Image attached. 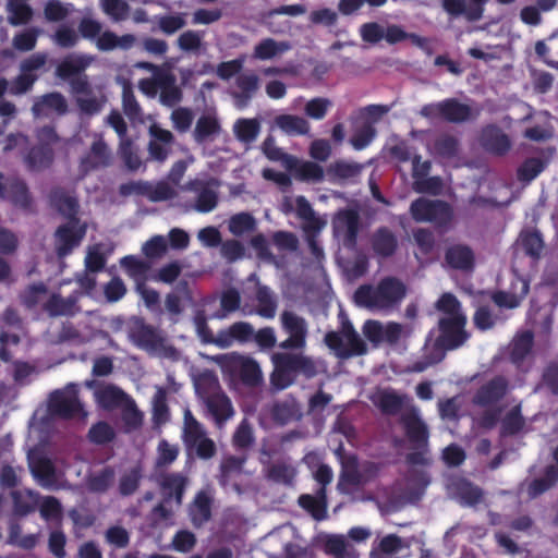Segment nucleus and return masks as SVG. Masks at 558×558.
<instances>
[{
    "label": "nucleus",
    "mask_w": 558,
    "mask_h": 558,
    "mask_svg": "<svg viewBox=\"0 0 558 558\" xmlns=\"http://www.w3.org/2000/svg\"><path fill=\"white\" fill-rule=\"evenodd\" d=\"M236 138L245 144L256 140L260 131V124L256 119H239L233 126Z\"/></svg>",
    "instance_id": "obj_47"
},
{
    "label": "nucleus",
    "mask_w": 558,
    "mask_h": 558,
    "mask_svg": "<svg viewBox=\"0 0 558 558\" xmlns=\"http://www.w3.org/2000/svg\"><path fill=\"white\" fill-rule=\"evenodd\" d=\"M292 170V166H288ZM294 178L302 182L318 183L324 180V169L314 161H302L293 168Z\"/></svg>",
    "instance_id": "obj_37"
},
{
    "label": "nucleus",
    "mask_w": 558,
    "mask_h": 558,
    "mask_svg": "<svg viewBox=\"0 0 558 558\" xmlns=\"http://www.w3.org/2000/svg\"><path fill=\"white\" fill-rule=\"evenodd\" d=\"M111 163V151L102 140L96 138L89 150L81 157L78 163V179H84L90 172L109 167Z\"/></svg>",
    "instance_id": "obj_13"
},
{
    "label": "nucleus",
    "mask_w": 558,
    "mask_h": 558,
    "mask_svg": "<svg viewBox=\"0 0 558 558\" xmlns=\"http://www.w3.org/2000/svg\"><path fill=\"white\" fill-rule=\"evenodd\" d=\"M158 485L165 502L174 501L177 506L182 505L187 485L186 476L177 472L165 473L159 476Z\"/></svg>",
    "instance_id": "obj_15"
},
{
    "label": "nucleus",
    "mask_w": 558,
    "mask_h": 558,
    "mask_svg": "<svg viewBox=\"0 0 558 558\" xmlns=\"http://www.w3.org/2000/svg\"><path fill=\"white\" fill-rule=\"evenodd\" d=\"M142 471L140 468H133L129 472L124 473L119 481V493L122 496L133 495L141 483Z\"/></svg>",
    "instance_id": "obj_57"
},
{
    "label": "nucleus",
    "mask_w": 558,
    "mask_h": 558,
    "mask_svg": "<svg viewBox=\"0 0 558 558\" xmlns=\"http://www.w3.org/2000/svg\"><path fill=\"white\" fill-rule=\"evenodd\" d=\"M246 457L227 456L222 459L219 468V483L227 486L232 476L242 473Z\"/></svg>",
    "instance_id": "obj_42"
},
{
    "label": "nucleus",
    "mask_w": 558,
    "mask_h": 558,
    "mask_svg": "<svg viewBox=\"0 0 558 558\" xmlns=\"http://www.w3.org/2000/svg\"><path fill=\"white\" fill-rule=\"evenodd\" d=\"M409 401L407 395H399L393 390H384L378 396L377 407L385 415H397Z\"/></svg>",
    "instance_id": "obj_31"
},
{
    "label": "nucleus",
    "mask_w": 558,
    "mask_h": 558,
    "mask_svg": "<svg viewBox=\"0 0 558 558\" xmlns=\"http://www.w3.org/2000/svg\"><path fill=\"white\" fill-rule=\"evenodd\" d=\"M529 282L525 280L521 281L520 294L508 293L505 291H497L493 294L494 303L499 307L515 308L520 305L521 301L529 293Z\"/></svg>",
    "instance_id": "obj_50"
},
{
    "label": "nucleus",
    "mask_w": 558,
    "mask_h": 558,
    "mask_svg": "<svg viewBox=\"0 0 558 558\" xmlns=\"http://www.w3.org/2000/svg\"><path fill=\"white\" fill-rule=\"evenodd\" d=\"M116 438V432L113 427L105 422L99 421L93 424L88 430V439L95 445H107Z\"/></svg>",
    "instance_id": "obj_53"
},
{
    "label": "nucleus",
    "mask_w": 558,
    "mask_h": 558,
    "mask_svg": "<svg viewBox=\"0 0 558 558\" xmlns=\"http://www.w3.org/2000/svg\"><path fill=\"white\" fill-rule=\"evenodd\" d=\"M324 342L340 360L364 355L367 352L365 341L347 318L342 320L339 331L326 332Z\"/></svg>",
    "instance_id": "obj_4"
},
{
    "label": "nucleus",
    "mask_w": 558,
    "mask_h": 558,
    "mask_svg": "<svg viewBox=\"0 0 558 558\" xmlns=\"http://www.w3.org/2000/svg\"><path fill=\"white\" fill-rule=\"evenodd\" d=\"M400 424L409 442L414 449H426L429 432L425 422L420 416L418 410L411 407L400 416Z\"/></svg>",
    "instance_id": "obj_11"
},
{
    "label": "nucleus",
    "mask_w": 558,
    "mask_h": 558,
    "mask_svg": "<svg viewBox=\"0 0 558 558\" xmlns=\"http://www.w3.org/2000/svg\"><path fill=\"white\" fill-rule=\"evenodd\" d=\"M361 169V166L355 162L337 160L328 167L327 174L333 179L347 180L359 175Z\"/></svg>",
    "instance_id": "obj_52"
},
{
    "label": "nucleus",
    "mask_w": 558,
    "mask_h": 558,
    "mask_svg": "<svg viewBox=\"0 0 558 558\" xmlns=\"http://www.w3.org/2000/svg\"><path fill=\"white\" fill-rule=\"evenodd\" d=\"M254 336V328L247 322L233 323L228 329L220 330L215 339L219 348H229L234 341L245 343Z\"/></svg>",
    "instance_id": "obj_22"
},
{
    "label": "nucleus",
    "mask_w": 558,
    "mask_h": 558,
    "mask_svg": "<svg viewBox=\"0 0 558 558\" xmlns=\"http://www.w3.org/2000/svg\"><path fill=\"white\" fill-rule=\"evenodd\" d=\"M510 381L504 375H496L482 384L472 396V404L482 409L500 407L510 392Z\"/></svg>",
    "instance_id": "obj_9"
},
{
    "label": "nucleus",
    "mask_w": 558,
    "mask_h": 558,
    "mask_svg": "<svg viewBox=\"0 0 558 558\" xmlns=\"http://www.w3.org/2000/svg\"><path fill=\"white\" fill-rule=\"evenodd\" d=\"M238 375L240 380L250 387H257L263 380L258 363L250 357L240 361Z\"/></svg>",
    "instance_id": "obj_40"
},
{
    "label": "nucleus",
    "mask_w": 558,
    "mask_h": 558,
    "mask_svg": "<svg viewBox=\"0 0 558 558\" xmlns=\"http://www.w3.org/2000/svg\"><path fill=\"white\" fill-rule=\"evenodd\" d=\"M282 330L289 336L278 347L281 350L303 351L306 347V320L291 311H283L280 315Z\"/></svg>",
    "instance_id": "obj_10"
},
{
    "label": "nucleus",
    "mask_w": 558,
    "mask_h": 558,
    "mask_svg": "<svg viewBox=\"0 0 558 558\" xmlns=\"http://www.w3.org/2000/svg\"><path fill=\"white\" fill-rule=\"evenodd\" d=\"M101 7L104 12L117 22L126 20L130 12V7L124 0H102Z\"/></svg>",
    "instance_id": "obj_62"
},
{
    "label": "nucleus",
    "mask_w": 558,
    "mask_h": 558,
    "mask_svg": "<svg viewBox=\"0 0 558 558\" xmlns=\"http://www.w3.org/2000/svg\"><path fill=\"white\" fill-rule=\"evenodd\" d=\"M68 109V101L59 92H51L40 96L32 106L34 117L47 116L49 111L64 116Z\"/></svg>",
    "instance_id": "obj_23"
},
{
    "label": "nucleus",
    "mask_w": 558,
    "mask_h": 558,
    "mask_svg": "<svg viewBox=\"0 0 558 558\" xmlns=\"http://www.w3.org/2000/svg\"><path fill=\"white\" fill-rule=\"evenodd\" d=\"M203 35L198 31H185L178 37L177 45L182 51L196 52L202 47Z\"/></svg>",
    "instance_id": "obj_59"
},
{
    "label": "nucleus",
    "mask_w": 558,
    "mask_h": 558,
    "mask_svg": "<svg viewBox=\"0 0 558 558\" xmlns=\"http://www.w3.org/2000/svg\"><path fill=\"white\" fill-rule=\"evenodd\" d=\"M175 196V191L171 187L167 182H158L157 184H151L147 182V193L146 197L150 202H163L172 199Z\"/></svg>",
    "instance_id": "obj_63"
},
{
    "label": "nucleus",
    "mask_w": 558,
    "mask_h": 558,
    "mask_svg": "<svg viewBox=\"0 0 558 558\" xmlns=\"http://www.w3.org/2000/svg\"><path fill=\"white\" fill-rule=\"evenodd\" d=\"M524 425L525 418L522 415L521 405L517 404L502 417L500 423V435L502 437L515 436L523 429Z\"/></svg>",
    "instance_id": "obj_34"
},
{
    "label": "nucleus",
    "mask_w": 558,
    "mask_h": 558,
    "mask_svg": "<svg viewBox=\"0 0 558 558\" xmlns=\"http://www.w3.org/2000/svg\"><path fill=\"white\" fill-rule=\"evenodd\" d=\"M218 205V194L208 186H202L198 191L194 208L198 213H210Z\"/></svg>",
    "instance_id": "obj_56"
},
{
    "label": "nucleus",
    "mask_w": 558,
    "mask_h": 558,
    "mask_svg": "<svg viewBox=\"0 0 558 558\" xmlns=\"http://www.w3.org/2000/svg\"><path fill=\"white\" fill-rule=\"evenodd\" d=\"M289 49L290 45L287 41H276L272 38H265L254 47L253 56L259 60H269Z\"/></svg>",
    "instance_id": "obj_39"
},
{
    "label": "nucleus",
    "mask_w": 558,
    "mask_h": 558,
    "mask_svg": "<svg viewBox=\"0 0 558 558\" xmlns=\"http://www.w3.org/2000/svg\"><path fill=\"white\" fill-rule=\"evenodd\" d=\"M49 203L60 215L72 223H78L80 204L75 196L63 187H54L49 193Z\"/></svg>",
    "instance_id": "obj_17"
},
{
    "label": "nucleus",
    "mask_w": 558,
    "mask_h": 558,
    "mask_svg": "<svg viewBox=\"0 0 558 558\" xmlns=\"http://www.w3.org/2000/svg\"><path fill=\"white\" fill-rule=\"evenodd\" d=\"M478 142L486 153L494 156H505L511 148L509 136L496 124L483 126Z\"/></svg>",
    "instance_id": "obj_14"
},
{
    "label": "nucleus",
    "mask_w": 558,
    "mask_h": 558,
    "mask_svg": "<svg viewBox=\"0 0 558 558\" xmlns=\"http://www.w3.org/2000/svg\"><path fill=\"white\" fill-rule=\"evenodd\" d=\"M48 409L52 415L65 420L85 414L75 384H69L63 390L53 391L49 398Z\"/></svg>",
    "instance_id": "obj_8"
},
{
    "label": "nucleus",
    "mask_w": 558,
    "mask_h": 558,
    "mask_svg": "<svg viewBox=\"0 0 558 558\" xmlns=\"http://www.w3.org/2000/svg\"><path fill=\"white\" fill-rule=\"evenodd\" d=\"M445 262L451 269L472 272L475 268V254L466 244H453L447 247Z\"/></svg>",
    "instance_id": "obj_20"
},
{
    "label": "nucleus",
    "mask_w": 558,
    "mask_h": 558,
    "mask_svg": "<svg viewBox=\"0 0 558 558\" xmlns=\"http://www.w3.org/2000/svg\"><path fill=\"white\" fill-rule=\"evenodd\" d=\"M460 149L459 140L451 134H440L433 143V151L436 156L444 159L454 158Z\"/></svg>",
    "instance_id": "obj_38"
},
{
    "label": "nucleus",
    "mask_w": 558,
    "mask_h": 558,
    "mask_svg": "<svg viewBox=\"0 0 558 558\" xmlns=\"http://www.w3.org/2000/svg\"><path fill=\"white\" fill-rule=\"evenodd\" d=\"M256 314L263 318L271 319L276 315L277 310V301L271 292V290L262 286L257 288L256 291Z\"/></svg>",
    "instance_id": "obj_41"
},
{
    "label": "nucleus",
    "mask_w": 558,
    "mask_h": 558,
    "mask_svg": "<svg viewBox=\"0 0 558 558\" xmlns=\"http://www.w3.org/2000/svg\"><path fill=\"white\" fill-rule=\"evenodd\" d=\"M78 223L68 222L58 227L56 231L57 254L60 257L69 255L72 250L77 246L86 233L84 226L77 227Z\"/></svg>",
    "instance_id": "obj_16"
},
{
    "label": "nucleus",
    "mask_w": 558,
    "mask_h": 558,
    "mask_svg": "<svg viewBox=\"0 0 558 558\" xmlns=\"http://www.w3.org/2000/svg\"><path fill=\"white\" fill-rule=\"evenodd\" d=\"M298 504L316 521H322L327 518L326 488H319L316 495H301L298 499Z\"/></svg>",
    "instance_id": "obj_26"
},
{
    "label": "nucleus",
    "mask_w": 558,
    "mask_h": 558,
    "mask_svg": "<svg viewBox=\"0 0 558 558\" xmlns=\"http://www.w3.org/2000/svg\"><path fill=\"white\" fill-rule=\"evenodd\" d=\"M371 244L374 253L383 258L391 257L398 248L396 234L387 227L378 228L372 235Z\"/></svg>",
    "instance_id": "obj_25"
},
{
    "label": "nucleus",
    "mask_w": 558,
    "mask_h": 558,
    "mask_svg": "<svg viewBox=\"0 0 558 558\" xmlns=\"http://www.w3.org/2000/svg\"><path fill=\"white\" fill-rule=\"evenodd\" d=\"M135 41L136 38L133 34L118 36L111 31H105L97 37L96 47L100 51L129 50L134 46Z\"/></svg>",
    "instance_id": "obj_28"
},
{
    "label": "nucleus",
    "mask_w": 558,
    "mask_h": 558,
    "mask_svg": "<svg viewBox=\"0 0 558 558\" xmlns=\"http://www.w3.org/2000/svg\"><path fill=\"white\" fill-rule=\"evenodd\" d=\"M54 160V149L39 145L32 146L26 156L25 163L29 170L40 171L48 169Z\"/></svg>",
    "instance_id": "obj_29"
},
{
    "label": "nucleus",
    "mask_w": 558,
    "mask_h": 558,
    "mask_svg": "<svg viewBox=\"0 0 558 558\" xmlns=\"http://www.w3.org/2000/svg\"><path fill=\"white\" fill-rule=\"evenodd\" d=\"M435 308L444 315L442 317L466 316L458 298L450 292H445L439 296Z\"/></svg>",
    "instance_id": "obj_49"
},
{
    "label": "nucleus",
    "mask_w": 558,
    "mask_h": 558,
    "mask_svg": "<svg viewBox=\"0 0 558 558\" xmlns=\"http://www.w3.org/2000/svg\"><path fill=\"white\" fill-rule=\"evenodd\" d=\"M521 244L526 255L538 258L544 243L537 231H529L521 235Z\"/></svg>",
    "instance_id": "obj_61"
},
{
    "label": "nucleus",
    "mask_w": 558,
    "mask_h": 558,
    "mask_svg": "<svg viewBox=\"0 0 558 558\" xmlns=\"http://www.w3.org/2000/svg\"><path fill=\"white\" fill-rule=\"evenodd\" d=\"M92 62L90 56L70 53L58 63L54 73L58 78L69 82L77 108L87 116L99 113L106 102L105 96L95 95L88 75L85 74Z\"/></svg>",
    "instance_id": "obj_1"
},
{
    "label": "nucleus",
    "mask_w": 558,
    "mask_h": 558,
    "mask_svg": "<svg viewBox=\"0 0 558 558\" xmlns=\"http://www.w3.org/2000/svg\"><path fill=\"white\" fill-rule=\"evenodd\" d=\"M191 519L194 525L201 526L211 518V499L209 496L199 492L190 509Z\"/></svg>",
    "instance_id": "obj_35"
},
{
    "label": "nucleus",
    "mask_w": 558,
    "mask_h": 558,
    "mask_svg": "<svg viewBox=\"0 0 558 558\" xmlns=\"http://www.w3.org/2000/svg\"><path fill=\"white\" fill-rule=\"evenodd\" d=\"M547 166V161L538 157L526 158L517 170L520 182L530 183L541 174Z\"/></svg>",
    "instance_id": "obj_44"
},
{
    "label": "nucleus",
    "mask_w": 558,
    "mask_h": 558,
    "mask_svg": "<svg viewBox=\"0 0 558 558\" xmlns=\"http://www.w3.org/2000/svg\"><path fill=\"white\" fill-rule=\"evenodd\" d=\"M221 131L219 121L211 116H201L193 132L196 143L203 144L208 140H213Z\"/></svg>",
    "instance_id": "obj_33"
},
{
    "label": "nucleus",
    "mask_w": 558,
    "mask_h": 558,
    "mask_svg": "<svg viewBox=\"0 0 558 558\" xmlns=\"http://www.w3.org/2000/svg\"><path fill=\"white\" fill-rule=\"evenodd\" d=\"M120 265L126 275L134 279L135 282L143 280L145 282L146 275L150 269L148 262L141 259L134 255H126L120 259Z\"/></svg>",
    "instance_id": "obj_43"
},
{
    "label": "nucleus",
    "mask_w": 558,
    "mask_h": 558,
    "mask_svg": "<svg viewBox=\"0 0 558 558\" xmlns=\"http://www.w3.org/2000/svg\"><path fill=\"white\" fill-rule=\"evenodd\" d=\"M274 371L270 375L271 385L283 390L293 385L299 376L312 379L324 372L323 361L306 355L303 351L283 350L271 355Z\"/></svg>",
    "instance_id": "obj_2"
},
{
    "label": "nucleus",
    "mask_w": 558,
    "mask_h": 558,
    "mask_svg": "<svg viewBox=\"0 0 558 558\" xmlns=\"http://www.w3.org/2000/svg\"><path fill=\"white\" fill-rule=\"evenodd\" d=\"M276 125L289 135H305L310 132V123L302 117L280 114L275 119Z\"/></svg>",
    "instance_id": "obj_36"
},
{
    "label": "nucleus",
    "mask_w": 558,
    "mask_h": 558,
    "mask_svg": "<svg viewBox=\"0 0 558 558\" xmlns=\"http://www.w3.org/2000/svg\"><path fill=\"white\" fill-rule=\"evenodd\" d=\"M121 418L126 433L137 430L142 427L144 416L132 398L128 399V402L123 405Z\"/></svg>",
    "instance_id": "obj_48"
},
{
    "label": "nucleus",
    "mask_w": 558,
    "mask_h": 558,
    "mask_svg": "<svg viewBox=\"0 0 558 558\" xmlns=\"http://www.w3.org/2000/svg\"><path fill=\"white\" fill-rule=\"evenodd\" d=\"M155 84L160 92L159 98L163 106L172 108L182 100L183 94L177 85L174 75L162 74L156 78Z\"/></svg>",
    "instance_id": "obj_27"
},
{
    "label": "nucleus",
    "mask_w": 558,
    "mask_h": 558,
    "mask_svg": "<svg viewBox=\"0 0 558 558\" xmlns=\"http://www.w3.org/2000/svg\"><path fill=\"white\" fill-rule=\"evenodd\" d=\"M39 29L32 27L14 35L12 44L17 51L27 52L36 47Z\"/></svg>",
    "instance_id": "obj_58"
},
{
    "label": "nucleus",
    "mask_w": 558,
    "mask_h": 558,
    "mask_svg": "<svg viewBox=\"0 0 558 558\" xmlns=\"http://www.w3.org/2000/svg\"><path fill=\"white\" fill-rule=\"evenodd\" d=\"M360 227V215L354 209H341L335 216V232L342 239V244L348 250H354L356 247Z\"/></svg>",
    "instance_id": "obj_12"
},
{
    "label": "nucleus",
    "mask_w": 558,
    "mask_h": 558,
    "mask_svg": "<svg viewBox=\"0 0 558 558\" xmlns=\"http://www.w3.org/2000/svg\"><path fill=\"white\" fill-rule=\"evenodd\" d=\"M255 226V219L251 214L240 213L231 217L229 230L234 235H242L245 232L254 230Z\"/></svg>",
    "instance_id": "obj_60"
},
{
    "label": "nucleus",
    "mask_w": 558,
    "mask_h": 558,
    "mask_svg": "<svg viewBox=\"0 0 558 558\" xmlns=\"http://www.w3.org/2000/svg\"><path fill=\"white\" fill-rule=\"evenodd\" d=\"M558 482V465L549 464L544 469L541 477L534 478L530 484V493L533 496L542 495Z\"/></svg>",
    "instance_id": "obj_45"
},
{
    "label": "nucleus",
    "mask_w": 558,
    "mask_h": 558,
    "mask_svg": "<svg viewBox=\"0 0 558 558\" xmlns=\"http://www.w3.org/2000/svg\"><path fill=\"white\" fill-rule=\"evenodd\" d=\"M7 9L9 12L8 20L12 26L25 25L34 15L32 7L27 3L8 2Z\"/></svg>",
    "instance_id": "obj_51"
},
{
    "label": "nucleus",
    "mask_w": 558,
    "mask_h": 558,
    "mask_svg": "<svg viewBox=\"0 0 558 558\" xmlns=\"http://www.w3.org/2000/svg\"><path fill=\"white\" fill-rule=\"evenodd\" d=\"M118 151L129 170L136 171L141 167L142 160L137 155L131 138L120 141Z\"/></svg>",
    "instance_id": "obj_55"
},
{
    "label": "nucleus",
    "mask_w": 558,
    "mask_h": 558,
    "mask_svg": "<svg viewBox=\"0 0 558 558\" xmlns=\"http://www.w3.org/2000/svg\"><path fill=\"white\" fill-rule=\"evenodd\" d=\"M534 333L525 330L514 337L510 349V360L513 364H521L532 352Z\"/></svg>",
    "instance_id": "obj_30"
},
{
    "label": "nucleus",
    "mask_w": 558,
    "mask_h": 558,
    "mask_svg": "<svg viewBox=\"0 0 558 558\" xmlns=\"http://www.w3.org/2000/svg\"><path fill=\"white\" fill-rule=\"evenodd\" d=\"M38 78V74H26L21 71L19 75L9 82V94L12 96H22L31 92Z\"/></svg>",
    "instance_id": "obj_54"
},
{
    "label": "nucleus",
    "mask_w": 558,
    "mask_h": 558,
    "mask_svg": "<svg viewBox=\"0 0 558 558\" xmlns=\"http://www.w3.org/2000/svg\"><path fill=\"white\" fill-rule=\"evenodd\" d=\"M205 403L208 412L219 425L223 424L234 414L231 400L221 390L209 393L205 399Z\"/></svg>",
    "instance_id": "obj_24"
},
{
    "label": "nucleus",
    "mask_w": 558,
    "mask_h": 558,
    "mask_svg": "<svg viewBox=\"0 0 558 558\" xmlns=\"http://www.w3.org/2000/svg\"><path fill=\"white\" fill-rule=\"evenodd\" d=\"M129 335L132 341L142 349H157L161 343L157 329L147 324L142 317L133 319Z\"/></svg>",
    "instance_id": "obj_19"
},
{
    "label": "nucleus",
    "mask_w": 558,
    "mask_h": 558,
    "mask_svg": "<svg viewBox=\"0 0 558 558\" xmlns=\"http://www.w3.org/2000/svg\"><path fill=\"white\" fill-rule=\"evenodd\" d=\"M410 214L416 222H430L439 229H448L453 220L449 203L441 199L418 197L410 205Z\"/></svg>",
    "instance_id": "obj_6"
},
{
    "label": "nucleus",
    "mask_w": 558,
    "mask_h": 558,
    "mask_svg": "<svg viewBox=\"0 0 558 558\" xmlns=\"http://www.w3.org/2000/svg\"><path fill=\"white\" fill-rule=\"evenodd\" d=\"M183 421V442L191 450L196 441L206 436V430L189 409L184 411Z\"/></svg>",
    "instance_id": "obj_32"
},
{
    "label": "nucleus",
    "mask_w": 558,
    "mask_h": 558,
    "mask_svg": "<svg viewBox=\"0 0 558 558\" xmlns=\"http://www.w3.org/2000/svg\"><path fill=\"white\" fill-rule=\"evenodd\" d=\"M420 113L429 120L440 119L448 123L460 124L475 120L480 116V110H474L458 98H446L423 106Z\"/></svg>",
    "instance_id": "obj_5"
},
{
    "label": "nucleus",
    "mask_w": 558,
    "mask_h": 558,
    "mask_svg": "<svg viewBox=\"0 0 558 558\" xmlns=\"http://www.w3.org/2000/svg\"><path fill=\"white\" fill-rule=\"evenodd\" d=\"M97 398L102 408L111 410L124 405L131 397L119 387L107 386L97 393Z\"/></svg>",
    "instance_id": "obj_46"
},
{
    "label": "nucleus",
    "mask_w": 558,
    "mask_h": 558,
    "mask_svg": "<svg viewBox=\"0 0 558 558\" xmlns=\"http://www.w3.org/2000/svg\"><path fill=\"white\" fill-rule=\"evenodd\" d=\"M77 302L78 298L76 294H70L68 298H63L60 293H52L44 304V311L50 317H72L80 312Z\"/></svg>",
    "instance_id": "obj_21"
},
{
    "label": "nucleus",
    "mask_w": 558,
    "mask_h": 558,
    "mask_svg": "<svg viewBox=\"0 0 558 558\" xmlns=\"http://www.w3.org/2000/svg\"><path fill=\"white\" fill-rule=\"evenodd\" d=\"M405 295V284L397 277L387 276L375 286H360L354 292V302L371 311L389 313L399 307Z\"/></svg>",
    "instance_id": "obj_3"
},
{
    "label": "nucleus",
    "mask_w": 558,
    "mask_h": 558,
    "mask_svg": "<svg viewBox=\"0 0 558 558\" xmlns=\"http://www.w3.org/2000/svg\"><path fill=\"white\" fill-rule=\"evenodd\" d=\"M27 462L32 475L40 485L48 486L54 482V465L40 450H31L27 454Z\"/></svg>",
    "instance_id": "obj_18"
},
{
    "label": "nucleus",
    "mask_w": 558,
    "mask_h": 558,
    "mask_svg": "<svg viewBox=\"0 0 558 558\" xmlns=\"http://www.w3.org/2000/svg\"><path fill=\"white\" fill-rule=\"evenodd\" d=\"M236 86L240 88V98L250 100L259 87V78L256 74H242L236 77Z\"/></svg>",
    "instance_id": "obj_64"
},
{
    "label": "nucleus",
    "mask_w": 558,
    "mask_h": 558,
    "mask_svg": "<svg viewBox=\"0 0 558 558\" xmlns=\"http://www.w3.org/2000/svg\"><path fill=\"white\" fill-rule=\"evenodd\" d=\"M466 323V316L440 317L437 324L439 333L433 347L445 354L462 347L470 338L465 330Z\"/></svg>",
    "instance_id": "obj_7"
}]
</instances>
